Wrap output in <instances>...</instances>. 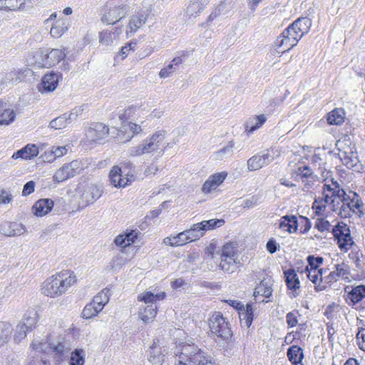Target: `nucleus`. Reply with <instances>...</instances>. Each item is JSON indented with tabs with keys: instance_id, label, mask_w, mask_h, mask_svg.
I'll return each instance as SVG.
<instances>
[{
	"instance_id": "46",
	"label": "nucleus",
	"mask_w": 365,
	"mask_h": 365,
	"mask_svg": "<svg viewBox=\"0 0 365 365\" xmlns=\"http://www.w3.org/2000/svg\"><path fill=\"white\" fill-rule=\"evenodd\" d=\"M70 120L67 116V113H64L55 119L52 120L50 122L49 126L53 129H62L64 128L68 123H70Z\"/></svg>"
},
{
	"instance_id": "9",
	"label": "nucleus",
	"mask_w": 365,
	"mask_h": 365,
	"mask_svg": "<svg viewBox=\"0 0 365 365\" xmlns=\"http://www.w3.org/2000/svg\"><path fill=\"white\" fill-rule=\"evenodd\" d=\"M273 150H267L261 155H256L247 160V168L250 170H257L266 166L274 160Z\"/></svg>"
},
{
	"instance_id": "47",
	"label": "nucleus",
	"mask_w": 365,
	"mask_h": 365,
	"mask_svg": "<svg viewBox=\"0 0 365 365\" xmlns=\"http://www.w3.org/2000/svg\"><path fill=\"white\" fill-rule=\"evenodd\" d=\"M49 345V351L54 354L56 361L61 360L66 351L65 346L60 342L57 344H50Z\"/></svg>"
},
{
	"instance_id": "24",
	"label": "nucleus",
	"mask_w": 365,
	"mask_h": 365,
	"mask_svg": "<svg viewBox=\"0 0 365 365\" xmlns=\"http://www.w3.org/2000/svg\"><path fill=\"white\" fill-rule=\"evenodd\" d=\"M165 349H163L155 341L153 342L148 351V359L153 364H159L164 361Z\"/></svg>"
},
{
	"instance_id": "18",
	"label": "nucleus",
	"mask_w": 365,
	"mask_h": 365,
	"mask_svg": "<svg viewBox=\"0 0 365 365\" xmlns=\"http://www.w3.org/2000/svg\"><path fill=\"white\" fill-rule=\"evenodd\" d=\"M346 198L344 201H347L349 210L353 212L357 211L359 216L362 217L365 213V206L359 195L356 192H349V194H346Z\"/></svg>"
},
{
	"instance_id": "15",
	"label": "nucleus",
	"mask_w": 365,
	"mask_h": 365,
	"mask_svg": "<svg viewBox=\"0 0 365 365\" xmlns=\"http://www.w3.org/2000/svg\"><path fill=\"white\" fill-rule=\"evenodd\" d=\"M142 130L141 126L129 122L123 125L118 133V140L120 143H126L132 139L134 135L140 133Z\"/></svg>"
},
{
	"instance_id": "10",
	"label": "nucleus",
	"mask_w": 365,
	"mask_h": 365,
	"mask_svg": "<svg viewBox=\"0 0 365 365\" xmlns=\"http://www.w3.org/2000/svg\"><path fill=\"white\" fill-rule=\"evenodd\" d=\"M128 9L127 4L114 6L102 16L101 20L107 24H114L127 14Z\"/></svg>"
},
{
	"instance_id": "43",
	"label": "nucleus",
	"mask_w": 365,
	"mask_h": 365,
	"mask_svg": "<svg viewBox=\"0 0 365 365\" xmlns=\"http://www.w3.org/2000/svg\"><path fill=\"white\" fill-rule=\"evenodd\" d=\"M24 4L23 0H0V10L15 11Z\"/></svg>"
},
{
	"instance_id": "55",
	"label": "nucleus",
	"mask_w": 365,
	"mask_h": 365,
	"mask_svg": "<svg viewBox=\"0 0 365 365\" xmlns=\"http://www.w3.org/2000/svg\"><path fill=\"white\" fill-rule=\"evenodd\" d=\"M360 322L364 326L359 329L356 338L358 341V345L360 349L365 351V324L362 320Z\"/></svg>"
},
{
	"instance_id": "16",
	"label": "nucleus",
	"mask_w": 365,
	"mask_h": 365,
	"mask_svg": "<svg viewBox=\"0 0 365 365\" xmlns=\"http://www.w3.org/2000/svg\"><path fill=\"white\" fill-rule=\"evenodd\" d=\"M60 75L53 71L43 76L38 89L41 93L53 91L58 83Z\"/></svg>"
},
{
	"instance_id": "54",
	"label": "nucleus",
	"mask_w": 365,
	"mask_h": 365,
	"mask_svg": "<svg viewBox=\"0 0 365 365\" xmlns=\"http://www.w3.org/2000/svg\"><path fill=\"white\" fill-rule=\"evenodd\" d=\"M220 257L236 258V247L232 243L225 244L221 250Z\"/></svg>"
},
{
	"instance_id": "21",
	"label": "nucleus",
	"mask_w": 365,
	"mask_h": 365,
	"mask_svg": "<svg viewBox=\"0 0 365 365\" xmlns=\"http://www.w3.org/2000/svg\"><path fill=\"white\" fill-rule=\"evenodd\" d=\"M38 148L35 144H27L21 149L14 153L11 158L14 160L22 159L25 160L34 159L38 154Z\"/></svg>"
},
{
	"instance_id": "2",
	"label": "nucleus",
	"mask_w": 365,
	"mask_h": 365,
	"mask_svg": "<svg viewBox=\"0 0 365 365\" xmlns=\"http://www.w3.org/2000/svg\"><path fill=\"white\" fill-rule=\"evenodd\" d=\"M76 277L69 270H63L49 277L42 284L41 293L51 298H57L65 294L76 282Z\"/></svg>"
},
{
	"instance_id": "8",
	"label": "nucleus",
	"mask_w": 365,
	"mask_h": 365,
	"mask_svg": "<svg viewBox=\"0 0 365 365\" xmlns=\"http://www.w3.org/2000/svg\"><path fill=\"white\" fill-rule=\"evenodd\" d=\"M103 192L101 186L90 183L84 185L81 194V203L84 206L90 205L98 200Z\"/></svg>"
},
{
	"instance_id": "41",
	"label": "nucleus",
	"mask_w": 365,
	"mask_h": 365,
	"mask_svg": "<svg viewBox=\"0 0 365 365\" xmlns=\"http://www.w3.org/2000/svg\"><path fill=\"white\" fill-rule=\"evenodd\" d=\"M185 232L190 242L199 240L205 235L200 222L192 225L190 229L185 230Z\"/></svg>"
},
{
	"instance_id": "38",
	"label": "nucleus",
	"mask_w": 365,
	"mask_h": 365,
	"mask_svg": "<svg viewBox=\"0 0 365 365\" xmlns=\"http://www.w3.org/2000/svg\"><path fill=\"white\" fill-rule=\"evenodd\" d=\"M266 121L264 115H256L250 118L246 124V132L251 133L259 128Z\"/></svg>"
},
{
	"instance_id": "34",
	"label": "nucleus",
	"mask_w": 365,
	"mask_h": 365,
	"mask_svg": "<svg viewBox=\"0 0 365 365\" xmlns=\"http://www.w3.org/2000/svg\"><path fill=\"white\" fill-rule=\"evenodd\" d=\"M287 356L292 365L302 362L304 357L302 349L297 345H293L287 349Z\"/></svg>"
},
{
	"instance_id": "56",
	"label": "nucleus",
	"mask_w": 365,
	"mask_h": 365,
	"mask_svg": "<svg viewBox=\"0 0 365 365\" xmlns=\"http://www.w3.org/2000/svg\"><path fill=\"white\" fill-rule=\"evenodd\" d=\"M70 178L65 165L62 166L53 175V180L58 182H63Z\"/></svg>"
},
{
	"instance_id": "63",
	"label": "nucleus",
	"mask_w": 365,
	"mask_h": 365,
	"mask_svg": "<svg viewBox=\"0 0 365 365\" xmlns=\"http://www.w3.org/2000/svg\"><path fill=\"white\" fill-rule=\"evenodd\" d=\"M139 232L138 230H131L130 231H127L125 235V240L127 241V245H130L134 243L135 240L137 239L138 236Z\"/></svg>"
},
{
	"instance_id": "49",
	"label": "nucleus",
	"mask_w": 365,
	"mask_h": 365,
	"mask_svg": "<svg viewBox=\"0 0 365 365\" xmlns=\"http://www.w3.org/2000/svg\"><path fill=\"white\" fill-rule=\"evenodd\" d=\"M85 354L82 349H76L71 354L70 365H83L85 363Z\"/></svg>"
},
{
	"instance_id": "19",
	"label": "nucleus",
	"mask_w": 365,
	"mask_h": 365,
	"mask_svg": "<svg viewBox=\"0 0 365 365\" xmlns=\"http://www.w3.org/2000/svg\"><path fill=\"white\" fill-rule=\"evenodd\" d=\"M66 57V53L63 49L53 48L51 51L43 56L42 62H39V66L52 67L58 63Z\"/></svg>"
},
{
	"instance_id": "39",
	"label": "nucleus",
	"mask_w": 365,
	"mask_h": 365,
	"mask_svg": "<svg viewBox=\"0 0 365 365\" xmlns=\"http://www.w3.org/2000/svg\"><path fill=\"white\" fill-rule=\"evenodd\" d=\"M344 121V112L342 109L336 108L327 115V122L330 125H341Z\"/></svg>"
},
{
	"instance_id": "36",
	"label": "nucleus",
	"mask_w": 365,
	"mask_h": 365,
	"mask_svg": "<svg viewBox=\"0 0 365 365\" xmlns=\"http://www.w3.org/2000/svg\"><path fill=\"white\" fill-rule=\"evenodd\" d=\"M38 322V314L35 310H29L26 312L23 319L19 322L22 325H24L29 331L36 326Z\"/></svg>"
},
{
	"instance_id": "59",
	"label": "nucleus",
	"mask_w": 365,
	"mask_h": 365,
	"mask_svg": "<svg viewBox=\"0 0 365 365\" xmlns=\"http://www.w3.org/2000/svg\"><path fill=\"white\" fill-rule=\"evenodd\" d=\"M85 110V107L83 106H76L73 108L69 114L67 113V116L71 123L73 120H76L78 116L81 115Z\"/></svg>"
},
{
	"instance_id": "3",
	"label": "nucleus",
	"mask_w": 365,
	"mask_h": 365,
	"mask_svg": "<svg viewBox=\"0 0 365 365\" xmlns=\"http://www.w3.org/2000/svg\"><path fill=\"white\" fill-rule=\"evenodd\" d=\"M167 131L158 130L153 135L146 138L139 145L130 148L128 155L130 157L140 156L144 154H149L160 151L161 147L165 139Z\"/></svg>"
},
{
	"instance_id": "6",
	"label": "nucleus",
	"mask_w": 365,
	"mask_h": 365,
	"mask_svg": "<svg viewBox=\"0 0 365 365\" xmlns=\"http://www.w3.org/2000/svg\"><path fill=\"white\" fill-rule=\"evenodd\" d=\"M336 243L341 251L347 252L354 242L351 237L349 227L344 222H338L331 230Z\"/></svg>"
},
{
	"instance_id": "53",
	"label": "nucleus",
	"mask_w": 365,
	"mask_h": 365,
	"mask_svg": "<svg viewBox=\"0 0 365 365\" xmlns=\"http://www.w3.org/2000/svg\"><path fill=\"white\" fill-rule=\"evenodd\" d=\"M30 331L27 328L19 323L15 329L14 339L16 343L21 342V341L26 336L27 332Z\"/></svg>"
},
{
	"instance_id": "22",
	"label": "nucleus",
	"mask_w": 365,
	"mask_h": 365,
	"mask_svg": "<svg viewBox=\"0 0 365 365\" xmlns=\"http://www.w3.org/2000/svg\"><path fill=\"white\" fill-rule=\"evenodd\" d=\"M308 279L314 284L315 289L321 291L326 289L324 274L327 272L326 269H319V270H305Z\"/></svg>"
},
{
	"instance_id": "60",
	"label": "nucleus",
	"mask_w": 365,
	"mask_h": 365,
	"mask_svg": "<svg viewBox=\"0 0 365 365\" xmlns=\"http://www.w3.org/2000/svg\"><path fill=\"white\" fill-rule=\"evenodd\" d=\"M319 180V178L317 175L313 174L307 178H302L301 180L302 184L304 185V189H309L312 187L315 182Z\"/></svg>"
},
{
	"instance_id": "62",
	"label": "nucleus",
	"mask_w": 365,
	"mask_h": 365,
	"mask_svg": "<svg viewBox=\"0 0 365 365\" xmlns=\"http://www.w3.org/2000/svg\"><path fill=\"white\" fill-rule=\"evenodd\" d=\"M176 70H177L176 67H174L173 65L170 63L168 66H166L160 70L159 76L162 78H168V76H170Z\"/></svg>"
},
{
	"instance_id": "5",
	"label": "nucleus",
	"mask_w": 365,
	"mask_h": 365,
	"mask_svg": "<svg viewBox=\"0 0 365 365\" xmlns=\"http://www.w3.org/2000/svg\"><path fill=\"white\" fill-rule=\"evenodd\" d=\"M209 327L212 334L223 339H228L231 335L229 322L220 312H214L210 317Z\"/></svg>"
},
{
	"instance_id": "29",
	"label": "nucleus",
	"mask_w": 365,
	"mask_h": 365,
	"mask_svg": "<svg viewBox=\"0 0 365 365\" xmlns=\"http://www.w3.org/2000/svg\"><path fill=\"white\" fill-rule=\"evenodd\" d=\"M297 217L294 215H284L281 217L279 228L289 233L295 232L297 230Z\"/></svg>"
},
{
	"instance_id": "45",
	"label": "nucleus",
	"mask_w": 365,
	"mask_h": 365,
	"mask_svg": "<svg viewBox=\"0 0 365 365\" xmlns=\"http://www.w3.org/2000/svg\"><path fill=\"white\" fill-rule=\"evenodd\" d=\"M101 311L102 309L101 307L96 306V304H93V302H91L84 307L82 312V317L84 319H91L96 317Z\"/></svg>"
},
{
	"instance_id": "4",
	"label": "nucleus",
	"mask_w": 365,
	"mask_h": 365,
	"mask_svg": "<svg viewBox=\"0 0 365 365\" xmlns=\"http://www.w3.org/2000/svg\"><path fill=\"white\" fill-rule=\"evenodd\" d=\"M165 297L164 292L154 294L150 291L145 292L138 296V299L144 303L139 310L140 319L145 323L153 320L157 314V301L162 300Z\"/></svg>"
},
{
	"instance_id": "48",
	"label": "nucleus",
	"mask_w": 365,
	"mask_h": 365,
	"mask_svg": "<svg viewBox=\"0 0 365 365\" xmlns=\"http://www.w3.org/2000/svg\"><path fill=\"white\" fill-rule=\"evenodd\" d=\"M307 266L305 270H319V267L322 264L324 259L322 257H314V255H309L307 258Z\"/></svg>"
},
{
	"instance_id": "35",
	"label": "nucleus",
	"mask_w": 365,
	"mask_h": 365,
	"mask_svg": "<svg viewBox=\"0 0 365 365\" xmlns=\"http://www.w3.org/2000/svg\"><path fill=\"white\" fill-rule=\"evenodd\" d=\"M68 30V24L66 19H58L55 21L51 28L50 34L53 38L61 37Z\"/></svg>"
},
{
	"instance_id": "23",
	"label": "nucleus",
	"mask_w": 365,
	"mask_h": 365,
	"mask_svg": "<svg viewBox=\"0 0 365 365\" xmlns=\"http://www.w3.org/2000/svg\"><path fill=\"white\" fill-rule=\"evenodd\" d=\"M227 173L222 172L212 175L205 182L202 190L203 192L209 193L215 190L225 179Z\"/></svg>"
},
{
	"instance_id": "28",
	"label": "nucleus",
	"mask_w": 365,
	"mask_h": 365,
	"mask_svg": "<svg viewBox=\"0 0 365 365\" xmlns=\"http://www.w3.org/2000/svg\"><path fill=\"white\" fill-rule=\"evenodd\" d=\"M205 5L198 0H191L188 2L185 10V16L190 19L197 18L204 10Z\"/></svg>"
},
{
	"instance_id": "26",
	"label": "nucleus",
	"mask_w": 365,
	"mask_h": 365,
	"mask_svg": "<svg viewBox=\"0 0 365 365\" xmlns=\"http://www.w3.org/2000/svg\"><path fill=\"white\" fill-rule=\"evenodd\" d=\"M16 113L6 103L0 102V125H9L14 121Z\"/></svg>"
},
{
	"instance_id": "7",
	"label": "nucleus",
	"mask_w": 365,
	"mask_h": 365,
	"mask_svg": "<svg viewBox=\"0 0 365 365\" xmlns=\"http://www.w3.org/2000/svg\"><path fill=\"white\" fill-rule=\"evenodd\" d=\"M322 195V201L329 205L334 204L337 200L342 201L346 199V192L333 179L331 180V183L325 182L324 184Z\"/></svg>"
},
{
	"instance_id": "52",
	"label": "nucleus",
	"mask_w": 365,
	"mask_h": 365,
	"mask_svg": "<svg viewBox=\"0 0 365 365\" xmlns=\"http://www.w3.org/2000/svg\"><path fill=\"white\" fill-rule=\"evenodd\" d=\"M334 226L325 218H318L314 224V228L321 232L331 231Z\"/></svg>"
},
{
	"instance_id": "30",
	"label": "nucleus",
	"mask_w": 365,
	"mask_h": 365,
	"mask_svg": "<svg viewBox=\"0 0 365 365\" xmlns=\"http://www.w3.org/2000/svg\"><path fill=\"white\" fill-rule=\"evenodd\" d=\"M240 322L243 326L249 328L253 321V309L251 304H247L242 309L238 310Z\"/></svg>"
},
{
	"instance_id": "44",
	"label": "nucleus",
	"mask_w": 365,
	"mask_h": 365,
	"mask_svg": "<svg viewBox=\"0 0 365 365\" xmlns=\"http://www.w3.org/2000/svg\"><path fill=\"white\" fill-rule=\"evenodd\" d=\"M92 302L93 304H96V306L103 309L104 306L109 302V290L106 289L102 290L93 297Z\"/></svg>"
},
{
	"instance_id": "14",
	"label": "nucleus",
	"mask_w": 365,
	"mask_h": 365,
	"mask_svg": "<svg viewBox=\"0 0 365 365\" xmlns=\"http://www.w3.org/2000/svg\"><path fill=\"white\" fill-rule=\"evenodd\" d=\"M108 128L102 123H93L86 131V138L93 142H99L108 135Z\"/></svg>"
},
{
	"instance_id": "20",
	"label": "nucleus",
	"mask_w": 365,
	"mask_h": 365,
	"mask_svg": "<svg viewBox=\"0 0 365 365\" xmlns=\"http://www.w3.org/2000/svg\"><path fill=\"white\" fill-rule=\"evenodd\" d=\"M150 107L149 102L136 103L133 105L128 106L124 113L122 114L120 118H133L135 117L143 115L145 112L148 111V108Z\"/></svg>"
},
{
	"instance_id": "31",
	"label": "nucleus",
	"mask_w": 365,
	"mask_h": 365,
	"mask_svg": "<svg viewBox=\"0 0 365 365\" xmlns=\"http://www.w3.org/2000/svg\"><path fill=\"white\" fill-rule=\"evenodd\" d=\"M286 284L289 289L295 292L300 287V282L297 273L292 269L284 272Z\"/></svg>"
},
{
	"instance_id": "12",
	"label": "nucleus",
	"mask_w": 365,
	"mask_h": 365,
	"mask_svg": "<svg viewBox=\"0 0 365 365\" xmlns=\"http://www.w3.org/2000/svg\"><path fill=\"white\" fill-rule=\"evenodd\" d=\"M149 14L145 11H140L133 15L129 20L126 28L128 36L134 35L147 21Z\"/></svg>"
},
{
	"instance_id": "58",
	"label": "nucleus",
	"mask_w": 365,
	"mask_h": 365,
	"mask_svg": "<svg viewBox=\"0 0 365 365\" xmlns=\"http://www.w3.org/2000/svg\"><path fill=\"white\" fill-rule=\"evenodd\" d=\"M297 311H292L287 314L286 315V322L289 327H295L298 323Z\"/></svg>"
},
{
	"instance_id": "13",
	"label": "nucleus",
	"mask_w": 365,
	"mask_h": 365,
	"mask_svg": "<svg viewBox=\"0 0 365 365\" xmlns=\"http://www.w3.org/2000/svg\"><path fill=\"white\" fill-rule=\"evenodd\" d=\"M335 269L331 272L327 276L324 277V283L327 284H331L337 282L340 278L347 279L350 274L349 266L344 263L341 262L340 264H336L334 265Z\"/></svg>"
},
{
	"instance_id": "61",
	"label": "nucleus",
	"mask_w": 365,
	"mask_h": 365,
	"mask_svg": "<svg viewBox=\"0 0 365 365\" xmlns=\"http://www.w3.org/2000/svg\"><path fill=\"white\" fill-rule=\"evenodd\" d=\"M297 174L300 176V179L307 178L309 176L314 174L309 166H302L297 168Z\"/></svg>"
},
{
	"instance_id": "32",
	"label": "nucleus",
	"mask_w": 365,
	"mask_h": 365,
	"mask_svg": "<svg viewBox=\"0 0 365 365\" xmlns=\"http://www.w3.org/2000/svg\"><path fill=\"white\" fill-rule=\"evenodd\" d=\"M365 298V285L361 284L352 287L348 292V299L352 305H355Z\"/></svg>"
},
{
	"instance_id": "27",
	"label": "nucleus",
	"mask_w": 365,
	"mask_h": 365,
	"mask_svg": "<svg viewBox=\"0 0 365 365\" xmlns=\"http://www.w3.org/2000/svg\"><path fill=\"white\" fill-rule=\"evenodd\" d=\"M233 6L234 4L232 1H221L207 17V23L212 22L220 16L227 14L233 9Z\"/></svg>"
},
{
	"instance_id": "50",
	"label": "nucleus",
	"mask_w": 365,
	"mask_h": 365,
	"mask_svg": "<svg viewBox=\"0 0 365 365\" xmlns=\"http://www.w3.org/2000/svg\"><path fill=\"white\" fill-rule=\"evenodd\" d=\"M116 37L115 31H103L99 34V41L104 45H110Z\"/></svg>"
},
{
	"instance_id": "37",
	"label": "nucleus",
	"mask_w": 365,
	"mask_h": 365,
	"mask_svg": "<svg viewBox=\"0 0 365 365\" xmlns=\"http://www.w3.org/2000/svg\"><path fill=\"white\" fill-rule=\"evenodd\" d=\"M13 330L11 324L0 322V346L10 340Z\"/></svg>"
},
{
	"instance_id": "57",
	"label": "nucleus",
	"mask_w": 365,
	"mask_h": 365,
	"mask_svg": "<svg viewBox=\"0 0 365 365\" xmlns=\"http://www.w3.org/2000/svg\"><path fill=\"white\" fill-rule=\"evenodd\" d=\"M175 241L174 244H175V247L182 246V245H185L186 243L190 242V240L188 239V237H187V235L185 230L180 232L176 236H175Z\"/></svg>"
},
{
	"instance_id": "33",
	"label": "nucleus",
	"mask_w": 365,
	"mask_h": 365,
	"mask_svg": "<svg viewBox=\"0 0 365 365\" xmlns=\"http://www.w3.org/2000/svg\"><path fill=\"white\" fill-rule=\"evenodd\" d=\"M272 282L271 279H262L259 284H258L255 289L254 295L256 296L262 295L266 298L269 297L272 295Z\"/></svg>"
},
{
	"instance_id": "1",
	"label": "nucleus",
	"mask_w": 365,
	"mask_h": 365,
	"mask_svg": "<svg viewBox=\"0 0 365 365\" xmlns=\"http://www.w3.org/2000/svg\"><path fill=\"white\" fill-rule=\"evenodd\" d=\"M311 25V20L307 17L297 19L276 39L275 49L278 53L289 51L297 44L304 34L309 32Z\"/></svg>"
},
{
	"instance_id": "25",
	"label": "nucleus",
	"mask_w": 365,
	"mask_h": 365,
	"mask_svg": "<svg viewBox=\"0 0 365 365\" xmlns=\"http://www.w3.org/2000/svg\"><path fill=\"white\" fill-rule=\"evenodd\" d=\"M53 207V202L51 199L38 200L33 206L32 210L35 215L42 217L48 214Z\"/></svg>"
},
{
	"instance_id": "11",
	"label": "nucleus",
	"mask_w": 365,
	"mask_h": 365,
	"mask_svg": "<svg viewBox=\"0 0 365 365\" xmlns=\"http://www.w3.org/2000/svg\"><path fill=\"white\" fill-rule=\"evenodd\" d=\"M109 178L110 183L114 187H125L131 183L133 175L129 177L120 167L116 165L111 169Z\"/></svg>"
},
{
	"instance_id": "42",
	"label": "nucleus",
	"mask_w": 365,
	"mask_h": 365,
	"mask_svg": "<svg viewBox=\"0 0 365 365\" xmlns=\"http://www.w3.org/2000/svg\"><path fill=\"white\" fill-rule=\"evenodd\" d=\"M225 224V220L222 219H211L209 220H203L200 222V225L205 233L207 230H211L217 227H220Z\"/></svg>"
},
{
	"instance_id": "17",
	"label": "nucleus",
	"mask_w": 365,
	"mask_h": 365,
	"mask_svg": "<svg viewBox=\"0 0 365 365\" xmlns=\"http://www.w3.org/2000/svg\"><path fill=\"white\" fill-rule=\"evenodd\" d=\"M26 232L25 226L21 223L5 221L0 225V233L6 237L19 236Z\"/></svg>"
},
{
	"instance_id": "64",
	"label": "nucleus",
	"mask_w": 365,
	"mask_h": 365,
	"mask_svg": "<svg viewBox=\"0 0 365 365\" xmlns=\"http://www.w3.org/2000/svg\"><path fill=\"white\" fill-rule=\"evenodd\" d=\"M51 148L53 151V153L54 156L56 157V158H60V157H62L64 155H66L68 152L69 146L68 145L58 146V147L52 146Z\"/></svg>"
},
{
	"instance_id": "51",
	"label": "nucleus",
	"mask_w": 365,
	"mask_h": 365,
	"mask_svg": "<svg viewBox=\"0 0 365 365\" xmlns=\"http://www.w3.org/2000/svg\"><path fill=\"white\" fill-rule=\"evenodd\" d=\"M233 146V142L230 141L227 145L215 153V158L217 160H222L226 156L230 155L232 153Z\"/></svg>"
},
{
	"instance_id": "40",
	"label": "nucleus",
	"mask_w": 365,
	"mask_h": 365,
	"mask_svg": "<svg viewBox=\"0 0 365 365\" xmlns=\"http://www.w3.org/2000/svg\"><path fill=\"white\" fill-rule=\"evenodd\" d=\"M220 267L224 272L233 273L237 268L236 258L220 257Z\"/></svg>"
}]
</instances>
